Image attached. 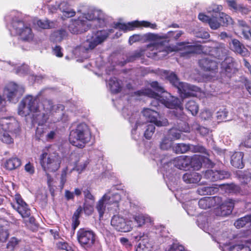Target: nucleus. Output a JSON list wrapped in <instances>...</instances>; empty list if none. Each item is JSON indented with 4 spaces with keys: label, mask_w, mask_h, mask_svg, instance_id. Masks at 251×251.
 <instances>
[{
    "label": "nucleus",
    "mask_w": 251,
    "mask_h": 251,
    "mask_svg": "<svg viewBox=\"0 0 251 251\" xmlns=\"http://www.w3.org/2000/svg\"><path fill=\"white\" fill-rule=\"evenodd\" d=\"M219 21L221 25L227 26L232 23V20L231 17L227 14L221 12L219 13Z\"/></svg>",
    "instance_id": "41"
},
{
    "label": "nucleus",
    "mask_w": 251,
    "mask_h": 251,
    "mask_svg": "<svg viewBox=\"0 0 251 251\" xmlns=\"http://www.w3.org/2000/svg\"><path fill=\"white\" fill-rule=\"evenodd\" d=\"M196 131L199 133L202 136H204L207 135L209 132V129L204 126H201L200 125H198L197 127L196 128Z\"/></svg>",
    "instance_id": "59"
},
{
    "label": "nucleus",
    "mask_w": 251,
    "mask_h": 251,
    "mask_svg": "<svg viewBox=\"0 0 251 251\" xmlns=\"http://www.w3.org/2000/svg\"><path fill=\"white\" fill-rule=\"evenodd\" d=\"M67 35V32L64 29L57 30L53 33V36L55 37L56 40L59 42L61 41Z\"/></svg>",
    "instance_id": "52"
},
{
    "label": "nucleus",
    "mask_w": 251,
    "mask_h": 251,
    "mask_svg": "<svg viewBox=\"0 0 251 251\" xmlns=\"http://www.w3.org/2000/svg\"><path fill=\"white\" fill-rule=\"evenodd\" d=\"M187 130H185L179 126L178 128L172 127L169 130V134L173 140H178L181 138V132H186Z\"/></svg>",
    "instance_id": "38"
},
{
    "label": "nucleus",
    "mask_w": 251,
    "mask_h": 251,
    "mask_svg": "<svg viewBox=\"0 0 251 251\" xmlns=\"http://www.w3.org/2000/svg\"><path fill=\"white\" fill-rule=\"evenodd\" d=\"M213 190L212 187L204 186L199 188L197 190V192L201 195H205L211 194V191Z\"/></svg>",
    "instance_id": "58"
},
{
    "label": "nucleus",
    "mask_w": 251,
    "mask_h": 251,
    "mask_svg": "<svg viewBox=\"0 0 251 251\" xmlns=\"http://www.w3.org/2000/svg\"><path fill=\"white\" fill-rule=\"evenodd\" d=\"M144 55V49H140L139 50H135L132 55L129 56L128 58V61H133L134 60L143 56Z\"/></svg>",
    "instance_id": "45"
},
{
    "label": "nucleus",
    "mask_w": 251,
    "mask_h": 251,
    "mask_svg": "<svg viewBox=\"0 0 251 251\" xmlns=\"http://www.w3.org/2000/svg\"><path fill=\"white\" fill-rule=\"evenodd\" d=\"M222 199L220 197H204L200 200L199 205L202 209H207L220 204Z\"/></svg>",
    "instance_id": "23"
},
{
    "label": "nucleus",
    "mask_w": 251,
    "mask_h": 251,
    "mask_svg": "<svg viewBox=\"0 0 251 251\" xmlns=\"http://www.w3.org/2000/svg\"><path fill=\"white\" fill-rule=\"evenodd\" d=\"M37 25L39 27L43 29H48L50 27V23L48 20H38Z\"/></svg>",
    "instance_id": "62"
},
{
    "label": "nucleus",
    "mask_w": 251,
    "mask_h": 251,
    "mask_svg": "<svg viewBox=\"0 0 251 251\" xmlns=\"http://www.w3.org/2000/svg\"><path fill=\"white\" fill-rule=\"evenodd\" d=\"M230 173L225 171H215L208 170L205 172L204 178L211 181H215L228 178L230 176Z\"/></svg>",
    "instance_id": "21"
},
{
    "label": "nucleus",
    "mask_w": 251,
    "mask_h": 251,
    "mask_svg": "<svg viewBox=\"0 0 251 251\" xmlns=\"http://www.w3.org/2000/svg\"><path fill=\"white\" fill-rule=\"evenodd\" d=\"M229 45L230 49L235 52L242 56H245L247 54V49L238 39H232L231 42L229 43Z\"/></svg>",
    "instance_id": "26"
},
{
    "label": "nucleus",
    "mask_w": 251,
    "mask_h": 251,
    "mask_svg": "<svg viewBox=\"0 0 251 251\" xmlns=\"http://www.w3.org/2000/svg\"><path fill=\"white\" fill-rule=\"evenodd\" d=\"M202 165L207 168H212L214 166V163L209 159V158H200Z\"/></svg>",
    "instance_id": "61"
},
{
    "label": "nucleus",
    "mask_w": 251,
    "mask_h": 251,
    "mask_svg": "<svg viewBox=\"0 0 251 251\" xmlns=\"http://www.w3.org/2000/svg\"><path fill=\"white\" fill-rule=\"evenodd\" d=\"M155 126L153 125L150 124L147 126V127L144 132V137L147 139H150L155 131Z\"/></svg>",
    "instance_id": "48"
},
{
    "label": "nucleus",
    "mask_w": 251,
    "mask_h": 251,
    "mask_svg": "<svg viewBox=\"0 0 251 251\" xmlns=\"http://www.w3.org/2000/svg\"><path fill=\"white\" fill-rule=\"evenodd\" d=\"M243 158H232L230 160L231 165L235 168L242 169L244 167Z\"/></svg>",
    "instance_id": "46"
},
{
    "label": "nucleus",
    "mask_w": 251,
    "mask_h": 251,
    "mask_svg": "<svg viewBox=\"0 0 251 251\" xmlns=\"http://www.w3.org/2000/svg\"><path fill=\"white\" fill-rule=\"evenodd\" d=\"M111 31L112 29L100 30L94 33L90 38H88L86 40V43L88 44L85 47L86 50H93L98 45L103 43L107 38Z\"/></svg>",
    "instance_id": "11"
},
{
    "label": "nucleus",
    "mask_w": 251,
    "mask_h": 251,
    "mask_svg": "<svg viewBox=\"0 0 251 251\" xmlns=\"http://www.w3.org/2000/svg\"><path fill=\"white\" fill-rule=\"evenodd\" d=\"M201 178V175L196 172L186 173L182 176L183 181L186 183H197Z\"/></svg>",
    "instance_id": "31"
},
{
    "label": "nucleus",
    "mask_w": 251,
    "mask_h": 251,
    "mask_svg": "<svg viewBox=\"0 0 251 251\" xmlns=\"http://www.w3.org/2000/svg\"><path fill=\"white\" fill-rule=\"evenodd\" d=\"M21 164L20 158H9L4 163V167L9 170H12L19 167Z\"/></svg>",
    "instance_id": "37"
},
{
    "label": "nucleus",
    "mask_w": 251,
    "mask_h": 251,
    "mask_svg": "<svg viewBox=\"0 0 251 251\" xmlns=\"http://www.w3.org/2000/svg\"><path fill=\"white\" fill-rule=\"evenodd\" d=\"M166 78L174 86L177 88L180 96L182 99L196 96L198 88L186 83L180 82L177 75L174 73H171L167 75Z\"/></svg>",
    "instance_id": "1"
},
{
    "label": "nucleus",
    "mask_w": 251,
    "mask_h": 251,
    "mask_svg": "<svg viewBox=\"0 0 251 251\" xmlns=\"http://www.w3.org/2000/svg\"><path fill=\"white\" fill-rule=\"evenodd\" d=\"M142 113L147 122L153 123L156 126H166L168 125V121L166 119H164L162 121L158 120V118H160L159 114L155 110L146 108L143 110Z\"/></svg>",
    "instance_id": "15"
},
{
    "label": "nucleus",
    "mask_w": 251,
    "mask_h": 251,
    "mask_svg": "<svg viewBox=\"0 0 251 251\" xmlns=\"http://www.w3.org/2000/svg\"><path fill=\"white\" fill-rule=\"evenodd\" d=\"M251 11L250 7L243 4H239L236 12L240 13L242 15H247Z\"/></svg>",
    "instance_id": "54"
},
{
    "label": "nucleus",
    "mask_w": 251,
    "mask_h": 251,
    "mask_svg": "<svg viewBox=\"0 0 251 251\" xmlns=\"http://www.w3.org/2000/svg\"><path fill=\"white\" fill-rule=\"evenodd\" d=\"M208 24L212 29H217L221 25L219 20H218L215 18H210Z\"/></svg>",
    "instance_id": "55"
},
{
    "label": "nucleus",
    "mask_w": 251,
    "mask_h": 251,
    "mask_svg": "<svg viewBox=\"0 0 251 251\" xmlns=\"http://www.w3.org/2000/svg\"><path fill=\"white\" fill-rule=\"evenodd\" d=\"M47 155H48V157H58V155L54 152V149L51 146L46 147L43 150L40 157H44Z\"/></svg>",
    "instance_id": "43"
},
{
    "label": "nucleus",
    "mask_w": 251,
    "mask_h": 251,
    "mask_svg": "<svg viewBox=\"0 0 251 251\" xmlns=\"http://www.w3.org/2000/svg\"><path fill=\"white\" fill-rule=\"evenodd\" d=\"M184 49L185 51L182 53L185 55H188L193 53H201L202 51L203 47L201 45L196 44L193 45L184 46Z\"/></svg>",
    "instance_id": "33"
},
{
    "label": "nucleus",
    "mask_w": 251,
    "mask_h": 251,
    "mask_svg": "<svg viewBox=\"0 0 251 251\" xmlns=\"http://www.w3.org/2000/svg\"><path fill=\"white\" fill-rule=\"evenodd\" d=\"M133 219L137 224L138 227H141L146 224H151L153 222V220L150 216L143 214L134 215Z\"/></svg>",
    "instance_id": "29"
},
{
    "label": "nucleus",
    "mask_w": 251,
    "mask_h": 251,
    "mask_svg": "<svg viewBox=\"0 0 251 251\" xmlns=\"http://www.w3.org/2000/svg\"><path fill=\"white\" fill-rule=\"evenodd\" d=\"M20 242V240L15 237L11 238L7 244V249L10 251H13L18 246Z\"/></svg>",
    "instance_id": "49"
},
{
    "label": "nucleus",
    "mask_w": 251,
    "mask_h": 251,
    "mask_svg": "<svg viewBox=\"0 0 251 251\" xmlns=\"http://www.w3.org/2000/svg\"><path fill=\"white\" fill-rule=\"evenodd\" d=\"M88 19L85 17H78L77 19L71 20L68 26L70 31L73 34H80L86 31L88 29Z\"/></svg>",
    "instance_id": "12"
},
{
    "label": "nucleus",
    "mask_w": 251,
    "mask_h": 251,
    "mask_svg": "<svg viewBox=\"0 0 251 251\" xmlns=\"http://www.w3.org/2000/svg\"><path fill=\"white\" fill-rule=\"evenodd\" d=\"M172 143L169 138L164 137L160 143L159 147L161 150L168 151L172 147Z\"/></svg>",
    "instance_id": "42"
},
{
    "label": "nucleus",
    "mask_w": 251,
    "mask_h": 251,
    "mask_svg": "<svg viewBox=\"0 0 251 251\" xmlns=\"http://www.w3.org/2000/svg\"><path fill=\"white\" fill-rule=\"evenodd\" d=\"M3 133L0 136V139L1 141L7 144H10L13 143V139L11 138V136L9 134L8 131H3Z\"/></svg>",
    "instance_id": "51"
},
{
    "label": "nucleus",
    "mask_w": 251,
    "mask_h": 251,
    "mask_svg": "<svg viewBox=\"0 0 251 251\" xmlns=\"http://www.w3.org/2000/svg\"><path fill=\"white\" fill-rule=\"evenodd\" d=\"M0 132L8 131L15 133L20 130L19 124L13 117H3L0 119Z\"/></svg>",
    "instance_id": "13"
},
{
    "label": "nucleus",
    "mask_w": 251,
    "mask_h": 251,
    "mask_svg": "<svg viewBox=\"0 0 251 251\" xmlns=\"http://www.w3.org/2000/svg\"><path fill=\"white\" fill-rule=\"evenodd\" d=\"M11 25L15 34L20 37L22 41L30 42L33 40L34 35L32 29L24 21L13 19Z\"/></svg>",
    "instance_id": "6"
},
{
    "label": "nucleus",
    "mask_w": 251,
    "mask_h": 251,
    "mask_svg": "<svg viewBox=\"0 0 251 251\" xmlns=\"http://www.w3.org/2000/svg\"><path fill=\"white\" fill-rule=\"evenodd\" d=\"M195 36L197 38L207 39L210 37V34L207 32L203 29H200L195 32Z\"/></svg>",
    "instance_id": "56"
},
{
    "label": "nucleus",
    "mask_w": 251,
    "mask_h": 251,
    "mask_svg": "<svg viewBox=\"0 0 251 251\" xmlns=\"http://www.w3.org/2000/svg\"><path fill=\"white\" fill-rule=\"evenodd\" d=\"M186 109L189 111L193 116H196L199 110L198 104L194 100H189L185 104Z\"/></svg>",
    "instance_id": "39"
},
{
    "label": "nucleus",
    "mask_w": 251,
    "mask_h": 251,
    "mask_svg": "<svg viewBox=\"0 0 251 251\" xmlns=\"http://www.w3.org/2000/svg\"><path fill=\"white\" fill-rule=\"evenodd\" d=\"M39 108L37 98L31 95H27L19 103L18 113L22 117H26L32 112H37Z\"/></svg>",
    "instance_id": "5"
},
{
    "label": "nucleus",
    "mask_w": 251,
    "mask_h": 251,
    "mask_svg": "<svg viewBox=\"0 0 251 251\" xmlns=\"http://www.w3.org/2000/svg\"><path fill=\"white\" fill-rule=\"evenodd\" d=\"M235 201L227 199L224 202H221L220 204L215 210V214L219 216H226L230 215L233 209L235 204Z\"/></svg>",
    "instance_id": "18"
},
{
    "label": "nucleus",
    "mask_w": 251,
    "mask_h": 251,
    "mask_svg": "<svg viewBox=\"0 0 251 251\" xmlns=\"http://www.w3.org/2000/svg\"><path fill=\"white\" fill-rule=\"evenodd\" d=\"M183 250L184 247L182 246L174 244L166 251H183Z\"/></svg>",
    "instance_id": "64"
},
{
    "label": "nucleus",
    "mask_w": 251,
    "mask_h": 251,
    "mask_svg": "<svg viewBox=\"0 0 251 251\" xmlns=\"http://www.w3.org/2000/svg\"><path fill=\"white\" fill-rule=\"evenodd\" d=\"M235 62L232 57L227 56L221 63V75L228 78H231L237 71L234 66Z\"/></svg>",
    "instance_id": "16"
},
{
    "label": "nucleus",
    "mask_w": 251,
    "mask_h": 251,
    "mask_svg": "<svg viewBox=\"0 0 251 251\" xmlns=\"http://www.w3.org/2000/svg\"><path fill=\"white\" fill-rule=\"evenodd\" d=\"M134 94L137 96H146L153 99L151 104V105L157 107L162 104L166 107L168 108H173L176 106V100H170L166 96L165 99L163 97H161L151 89H144L134 92Z\"/></svg>",
    "instance_id": "3"
},
{
    "label": "nucleus",
    "mask_w": 251,
    "mask_h": 251,
    "mask_svg": "<svg viewBox=\"0 0 251 251\" xmlns=\"http://www.w3.org/2000/svg\"><path fill=\"white\" fill-rule=\"evenodd\" d=\"M105 204H107L106 201H105V200L103 199V197L99 201L97 204L96 208L99 213L100 218H101L103 216V215L104 213L105 210Z\"/></svg>",
    "instance_id": "44"
},
{
    "label": "nucleus",
    "mask_w": 251,
    "mask_h": 251,
    "mask_svg": "<svg viewBox=\"0 0 251 251\" xmlns=\"http://www.w3.org/2000/svg\"><path fill=\"white\" fill-rule=\"evenodd\" d=\"M86 18L89 21H92L96 28L103 27L106 26V21L103 18H96L92 13L86 14Z\"/></svg>",
    "instance_id": "34"
},
{
    "label": "nucleus",
    "mask_w": 251,
    "mask_h": 251,
    "mask_svg": "<svg viewBox=\"0 0 251 251\" xmlns=\"http://www.w3.org/2000/svg\"><path fill=\"white\" fill-rule=\"evenodd\" d=\"M115 187L108 190L103 196V199L105 200L106 203L108 204H114L115 206H118V203L121 200V196L117 193L114 192Z\"/></svg>",
    "instance_id": "25"
},
{
    "label": "nucleus",
    "mask_w": 251,
    "mask_h": 251,
    "mask_svg": "<svg viewBox=\"0 0 251 251\" xmlns=\"http://www.w3.org/2000/svg\"><path fill=\"white\" fill-rule=\"evenodd\" d=\"M200 117L203 121L210 120L212 118V113L209 110L204 109L200 113Z\"/></svg>",
    "instance_id": "50"
},
{
    "label": "nucleus",
    "mask_w": 251,
    "mask_h": 251,
    "mask_svg": "<svg viewBox=\"0 0 251 251\" xmlns=\"http://www.w3.org/2000/svg\"><path fill=\"white\" fill-rule=\"evenodd\" d=\"M164 41L148 45L144 49L145 55L155 60L161 59L174 51L170 46H165Z\"/></svg>",
    "instance_id": "2"
},
{
    "label": "nucleus",
    "mask_w": 251,
    "mask_h": 251,
    "mask_svg": "<svg viewBox=\"0 0 251 251\" xmlns=\"http://www.w3.org/2000/svg\"><path fill=\"white\" fill-rule=\"evenodd\" d=\"M31 123L32 125L37 124L39 126L44 125L47 121L48 118L44 113H42L39 109L36 112H32Z\"/></svg>",
    "instance_id": "28"
},
{
    "label": "nucleus",
    "mask_w": 251,
    "mask_h": 251,
    "mask_svg": "<svg viewBox=\"0 0 251 251\" xmlns=\"http://www.w3.org/2000/svg\"><path fill=\"white\" fill-rule=\"evenodd\" d=\"M199 65L201 70L205 72L216 73L218 69V63L212 59L211 56L203 57L199 61Z\"/></svg>",
    "instance_id": "19"
},
{
    "label": "nucleus",
    "mask_w": 251,
    "mask_h": 251,
    "mask_svg": "<svg viewBox=\"0 0 251 251\" xmlns=\"http://www.w3.org/2000/svg\"><path fill=\"white\" fill-rule=\"evenodd\" d=\"M4 93L8 101L16 103L25 93V88L14 82H10L5 87Z\"/></svg>",
    "instance_id": "7"
},
{
    "label": "nucleus",
    "mask_w": 251,
    "mask_h": 251,
    "mask_svg": "<svg viewBox=\"0 0 251 251\" xmlns=\"http://www.w3.org/2000/svg\"><path fill=\"white\" fill-rule=\"evenodd\" d=\"M94 203L88 201H84L83 204V210L87 215H91L93 212V206Z\"/></svg>",
    "instance_id": "47"
},
{
    "label": "nucleus",
    "mask_w": 251,
    "mask_h": 251,
    "mask_svg": "<svg viewBox=\"0 0 251 251\" xmlns=\"http://www.w3.org/2000/svg\"><path fill=\"white\" fill-rule=\"evenodd\" d=\"M173 164L178 169L184 171L191 168L199 170L202 166L200 158H176Z\"/></svg>",
    "instance_id": "10"
},
{
    "label": "nucleus",
    "mask_w": 251,
    "mask_h": 251,
    "mask_svg": "<svg viewBox=\"0 0 251 251\" xmlns=\"http://www.w3.org/2000/svg\"><path fill=\"white\" fill-rule=\"evenodd\" d=\"M191 144L177 143L173 147V151L176 154H183L190 151Z\"/></svg>",
    "instance_id": "36"
},
{
    "label": "nucleus",
    "mask_w": 251,
    "mask_h": 251,
    "mask_svg": "<svg viewBox=\"0 0 251 251\" xmlns=\"http://www.w3.org/2000/svg\"><path fill=\"white\" fill-rule=\"evenodd\" d=\"M9 236V233L6 229H0V242H4L6 241Z\"/></svg>",
    "instance_id": "63"
},
{
    "label": "nucleus",
    "mask_w": 251,
    "mask_h": 251,
    "mask_svg": "<svg viewBox=\"0 0 251 251\" xmlns=\"http://www.w3.org/2000/svg\"><path fill=\"white\" fill-rule=\"evenodd\" d=\"M190 152L192 153H200L202 154V155H199L198 157L210 156L209 151L204 146L199 144L197 145L191 144Z\"/></svg>",
    "instance_id": "32"
},
{
    "label": "nucleus",
    "mask_w": 251,
    "mask_h": 251,
    "mask_svg": "<svg viewBox=\"0 0 251 251\" xmlns=\"http://www.w3.org/2000/svg\"><path fill=\"white\" fill-rule=\"evenodd\" d=\"M209 51L211 56L222 59L226 55L227 50L224 44H220L216 47L211 48Z\"/></svg>",
    "instance_id": "27"
},
{
    "label": "nucleus",
    "mask_w": 251,
    "mask_h": 251,
    "mask_svg": "<svg viewBox=\"0 0 251 251\" xmlns=\"http://www.w3.org/2000/svg\"><path fill=\"white\" fill-rule=\"evenodd\" d=\"M247 224L251 226V215H247L237 220L234 226L238 228H242Z\"/></svg>",
    "instance_id": "40"
},
{
    "label": "nucleus",
    "mask_w": 251,
    "mask_h": 251,
    "mask_svg": "<svg viewBox=\"0 0 251 251\" xmlns=\"http://www.w3.org/2000/svg\"><path fill=\"white\" fill-rule=\"evenodd\" d=\"M111 226L117 231L126 232L132 228L131 221L126 220L119 215H114L111 220Z\"/></svg>",
    "instance_id": "14"
},
{
    "label": "nucleus",
    "mask_w": 251,
    "mask_h": 251,
    "mask_svg": "<svg viewBox=\"0 0 251 251\" xmlns=\"http://www.w3.org/2000/svg\"><path fill=\"white\" fill-rule=\"evenodd\" d=\"M108 85L111 92L113 94H117L122 90V87L120 80L116 77H112L109 79Z\"/></svg>",
    "instance_id": "35"
},
{
    "label": "nucleus",
    "mask_w": 251,
    "mask_h": 251,
    "mask_svg": "<svg viewBox=\"0 0 251 251\" xmlns=\"http://www.w3.org/2000/svg\"><path fill=\"white\" fill-rule=\"evenodd\" d=\"M40 163L44 171H55L60 167L58 158H41Z\"/></svg>",
    "instance_id": "22"
},
{
    "label": "nucleus",
    "mask_w": 251,
    "mask_h": 251,
    "mask_svg": "<svg viewBox=\"0 0 251 251\" xmlns=\"http://www.w3.org/2000/svg\"><path fill=\"white\" fill-rule=\"evenodd\" d=\"M182 30L170 31L167 33V36L171 38L177 40L183 34Z\"/></svg>",
    "instance_id": "53"
},
{
    "label": "nucleus",
    "mask_w": 251,
    "mask_h": 251,
    "mask_svg": "<svg viewBox=\"0 0 251 251\" xmlns=\"http://www.w3.org/2000/svg\"><path fill=\"white\" fill-rule=\"evenodd\" d=\"M238 25L243 37L247 40H251V28L247 23L243 20H238Z\"/></svg>",
    "instance_id": "30"
},
{
    "label": "nucleus",
    "mask_w": 251,
    "mask_h": 251,
    "mask_svg": "<svg viewBox=\"0 0 251 251\" xmlns=\"http://www.w3.org/2000/svg\"><path fill=\"white\" fill-rule=\"evenodd\" d=\"M83 194L84 195V201H87L92 203L95 202V197L91 194L89 190L87 189L84 190Z\"/></svg>",
    "instance_id": "60"
},
{
    "label": "nucleus",
    "mask_w": 251,
    "mask_h": 251,
    "mask_svg": "<svg viewBox=\"0 0 251 251\" xmlns=\"http://www.w3.org/2000/svg\"><path fill=\"white\" fill-rule=\"evenodd\" d=\"M150 27L153 29H157V25L155 23L152 24L146 21H139L137 20L127 24L117 22L114 23L113 27L116 29H119L124 32L132 31L140 27Z\"/></svg>",
    "instance_id": "9"
},
{
    "label": "nucleus",
    "mask_w": 251,
    "mask_h": 251,
    "mask_svg": "<svg viewBox=\"0 0 251 251\" xmlns=\"http://www.w3.org/2000/svg\"><path fill=\"white\" fill-rule=\"evenodd\" d=\"M87 126L81 123L78 125L75 130H72L70 135L69 140L71 143L79 148L84 147V145L89 140Z\"/></svg>",
    "instance_id": "4"
},
{
    "label": "nucleus",
    "mask_w": 251,
    "mask_h": 251,
    "mask_svg": "<svg viewBox=\"0 0 251 251\" xmlns=\"http://www.w3.org/2000/svg\"><path fill=\"white\" fill-rule=\"evenodd\" d=\"M228 115V112L226 109L220 110L217 112V118L218 120H226Z\"/></svg>",
    "instance_id": "57"
},
{
    "label": "nucleus",
    "mask_w": 251,
    "mask_h": 251,
    "mask_svg": "<svg viewBox=\"0 0 251 251\" xmlns=\"http://www.w3.org/2000/svg\"><path fill=\"white\" fill-rule=\"evenodd\" d=\"M16 203L12 204V207L21 215L24 219L28 218L30 215V210L27 204L23 200L19 194H16L14 197Z\"/></svg>",
    "instance_id": "17"
},
{
    "label": "nucleus",
    "mask_w": 251,
    "mask_h": 251,
    "mask_svg": "<svg viewBox=\"0 0 251 251\" xmlns=\"http://www.w3.org/2000/svg\"><path fill=\"white\" fill-rule=\"evenodd\" d=\"M134 238L138 241H141L136 248V251H151L152 245L150 242L147 233L140 232Z\"/></svg>",
    "instance_id": "20"
},
{
    "label": "nucleus",
    "mask_w": 251,
    "mask_h": 251,
    "mask_svg": "<svg viewBox=\"0 0 251 251\" xmlns=\"http://www.w3.org/2000/svg\"><path fill=\"white\" fill-rule=\"evenodd\" d=\"M150 86L152 88H153L155 91H156L158 94V93H160L161 94H163V95H159L161 97H163L164 98L166 99V96H167V97L170 100H173L176 101V106L173 108V109H176L178 107H179V100L177 98H175L174 97H173L171 95L170 93H167L165 91L164 88L163 87H162L157 81H154L151 82L150 83Z\"/></svg>",
    "instance_id": "24"
},
{
    "label": "nucleus",
    "mask_w": 251,
    "mask_h": 251,
    "mask_svg": "<svg viewBox=\"0 0 251 251\" xmlns=\"http://www.w3.org/2000/svg\"><path fill=\"white\" fill-rule=\"evenodd\" d=\"M76 237L81 246L87 249L91 248L94 245L96 235L91 229L81 228L77 231Z\"/></svg>",
    "instance_id": "8"
}]
</instances>
